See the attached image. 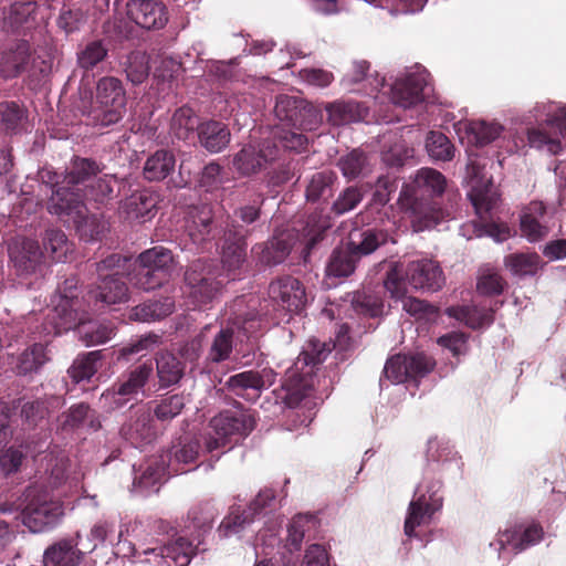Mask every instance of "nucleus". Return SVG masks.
<instances>
[{
    "instance_id": "nucleus-1",
    "label": "nucleus",
    "mask_w": 566,
    "mask_h": 566,
    "mask_svg": "<svg viewBox=\"0 0 566 566\" xmlns=\"http://www.w3.org/2000/svg\"><path fill=\"white\" fill-rule=\"evenodd\" d=\"M446 187V177L429 167L419 169L413 179L402 187L398 201L410 217L415 231L431 229L447 218V212L431 201L441 196Z\"/></svg>"
},
{
    "instance_id": "nucleus-2",
    "label": "nucleus",
    "mask_w": 566,
    "mask_h": 566,
    "mask_svg": "<svg viewBox=\"0 0 566 566\" xmlns=\"http://www.w3.org/2000/svg\"><path fill=\"white\" fill-rule=\"evenodd\" d=\"M467 180L469 186L468 197L479 218V223L473 222L476 237H491L496 242H503L510 237V229L505 224L492 222L493 211L500 202V193L492 178L486 176L484 167L472 159L467 166Z\"/></svg>"
},
{
    "instance_id": "nucleus-3",
    "label": "nucleus",
    "mask_w": 566,
    "mask_h": 566,
    "mask_svg": "<svg viewBox=\"0 0 566 566\" xmlns=\"http://www.w3.org/2000/svg\"><path fill=\"white\" fill-rule=\"evenodd\" d=\"M379 265L386 266L384 289L394 300L406 296V282L416 291L436 292L444 284V276L439 264L429 259L411 261L405 268L400 262L389 261Z\"/></svg>"
},
{
    "instance_id": "nucleus-4",
    "label": "nucleus",
    "mask_w": 566,
    "mask_h": 566,
    "mask_svg": "<svg viewBox=\"0 0 566 566\" xmlns=\"http://www.w3.org/2000/svg\"><path fill=\"white\" fill-rule=\"evenodd\" d=\"M77 108L96 126L107 127L118 123L126 112V91L115 76H103L96 82L95 95L80 92Z\"/></svg>"
},
{
    "instance_id": "nucleus-5",
    "label": "nucleus",
    "mask_w": 566,
    "mask_h": 566,
    "mask_svg": "<svg viewBox=\"0 0 566 566\" xmlns=\"http://www.w3.org/2000/svg\"><path fill=\"white\" fill-rule=\"evenodd\" d=\"M43 249L36 241L24 239L9 248V254L21 274L35 272L42 265L43 259L48 258L53 262H63L71 251V244L62 230L49 229L43 237Z\"/></svg>"
},
{
    "instance_id": "nucleus-6",
    "label": "nucleus",
    "mask_w": 566,
    "mask_h": 566,
    "mask_svg": "<svg viewBox=\"0 0 566 566\" xmlns=\"http://www.w3.org/2000/svg\"><path fill=\"white\" fill-rule=\"evenodd\" d=\"M530 118L554 130L553 134H548L542 127L530 128L527 130L530 146L553 155L558 154L563 148L562 139L566 140V104L538 102L530 111Z\"/></svg>"
},
{
    "instance_id": "nucleus-7",
    "label": "nucleus",
    "mask_w": 566,
    "mask_h": 566,
    "mask_svg": "<svg viewBox=\"0 0 566 566\" xmlns=\"http://www.w3.org/2000/svg\"><path fill=\"white\" fill-rule=\"evenodd\" d=\"M255 427V418L250 411H222L214 416L205 434V446L212 452L248 436Z\"/></svg>"
},
{
    "instance_id": "nucleus-8",
    "label": "nucleus",
    "mask_w": 566,
    "mask_h": 566,
    "mask_svg": "<svg viewBox=\"0 0 566 566\" xmlns=\"http://www.w3.org/2000/svg\"><path fill=\"white\" fill-rule=\"evenodd\" d=\"M329 353L331 348L317 339H311L307 343L306 349L301 353L293 368L287 371V380L283 386L286 389L284 400L290 408L297 407L305 398V389L308 387L305 377L311 375L312 367L323 363Z\"/></svg>"
},
{
    "instance_id": "nucleus-9",
    "label": "nucleus",
    "mask_w": 566,
    "mask_h": 566,
    "mask_svg": "<svg viewBox=\"0 0 566 566\" xmlns=\"http://www.w3.org/2000/svg\"><path fill=\"white\" fill-rule=\"evenodd\" d=\"M440 491L441 482L426 473L408 506L405 520V534L408 537L416 536L415 528L429 524L433 514L442 507L443 497Z\"/></svg>"
},
{
    "instance_id": "nucleus-10",
    "label": "nucleus",
    "mask_w": 566,
    "mask_h": 566,
    "mask_svg": "<svg viewBox=\"0 0 566 566\" xmlns=\"http://www.w3.org/2000/svg\"><path fill=\"white\" fill-rule=\"evenodd\" d=\"M28 504L21 511L22 523L32 532L41 533L55 526L64 514L63 505L48 492L32 488L27 493Z\"/></svg>"
},
{
    "instance_id": "nucleus-11",
    "label": "nucleus",
    "mask_w": 566,
    "mask_h": 566,
    "mask_svg": "<svg viewBox=\"0 0 566 566\" xmlns=\"http://www.w3.org/2000/svg\"><path fill=\"white\" fill-rule=\"evenodd\" d=\"M151 376L153 366L148 364H142L130 369L102 394L101 405L109 410L125 406L139 394L144 395V388Z\"/></svg>"
},
{
    "instance_id": "nucleus-12",
    "label": "nucleus",
    "mask_w": 566,
    "mask_h": 566,
    "mask_svg": "<svg viewBox=\"0 0 566 566\" xmlns=\"http://www.w3.org/2000/svg\"><path fill=\"white\" fill-rule=\"evenodd\" d=\"M185 282L187 296L195 307L212 302L222 287L217 270L203 261H197L190 265L185 273Z\"/></svg>"
},
{
    "instance_id": "nucleus-13",
    "label": "nucleus",
    "mask_w": 566,
    "mask_h": 566,
    "mask_svg": "<svg viewBox=\"0 0 566 566\" xmlns=\"http://www.w3.org/2000/svg\"><path fill=\"white\" fill-rule=\"evenodd\" d=\"M428 73L419 66L398 77L390 86L389 92L384 91L381 95H375L376 101L382 102V96L388 95L394 105L402 108H410L424 101L428 94Z\"/></svg>"
},
{
    "instance_id": "nucleus-14",
    "label": "nucleus",
    "mask_w": 566,
    "mask_h": 566,
    "mask_svg": "<svg viewBox=\"0 0 566 566\" xmlns=\"http://www.w3.org/2000/svg\"><path fill=\"white\" fill-rule=\"evenodd\" d=\"M275 117L287 126L314 130L322 122L321 112L297 95H279L274 106Z\"/></svg>"
},
{
    "instance_id": "nucleus-15",
    "label": "nucleus",
    "mask_w": 566,
    "mask_h": 566,
    "mask_svg": "<svg viewBox=\"0 0 566 566\" xmlns=\"http://www.w3.org/2000/svg\"><path fill=\"white\" fill-rule=\"evenodd\" d=\"M84 198L81 188L74 189L62 182L52 191L48 202V211L57 216L64 222L78 221L83 213L87 212Z\"/></svg>"
},
{
    "instance_id": "nucleus-16",
    "label": "nucleus",
    "mask_w": 566,
    "mask_h": 566,
    "mask_svg": "<svg viewBox=\"0 0 566 566\" xmlns=\"http://www.w3.org/2000/svg\"><path fill=\"white\" fill-rule=\"evenodd\" d=\"M268 294L275 307L287 313L300 312L306 302L305 289L297 279L290 275L272 281Z\"/></svg>"
},
{
    "instance_id": "nucleus-17",
    "label": "nucleus",
    "mask_w": 566,
    "mask_h": 566,
    "mask_svg": "<svg viewBox=\"0 0 566 566\" xmlns=\"http://www.w3.org/2000/svg\"><path fill=\"white\" fill-rule=\"evenodd\" d=\"M433 368L430 358L423 354L396 355L384 367V375L391 384H401L408 379L423 377Z\"/></svg>"
},
{
    "instance_id": "nucleus-18",
    "label": "nucleus",
    "mask_w": 566,
    "mask_h": 566,
    "mask_svg": "<svg viewBox=\"0 0 566 566\" xmlns=\"http://www.w3.org/2000/svg\"><path fill=\"white\" fill-rule=\"evenodd\" d=\"M275 373L272 369H250L230 376L226 386L235 396L255 400L264 389L273 385Z\"/></svg>"
},
{
    "instance_id": "nucleus-19",
    "label": "nucleus",
    "mask_w": 566,
    "mask_h": 566,
    "mask_svg": "<svg viewBox=\"0 0 566 566\" xmlns=\"http://www.w3.org/2000/svg\"><path fill=\"white\" fill-rule=\"evenodd\" d=\"M49 65L44 60L38 62V59L31 55L30 45L25 41L15 43L12 48L4 51L0 59V73L3 77H15L27 70L46 72Z\"/></svg>"
},
{
    "instance_id": "nucleus-20",
    "label": "nucleus",
    "mask_w": 566,
    "mask_h": 566,
    "mask_svg": "<svg viewBox=\"0 0 566 566\" xmlns=\"http://www.w3.org/2000/svg\"><path fill=\"white\" fill-rule=\"evenodd\" d=\"M279 147L275 143L265 140L256 149L249 145L243 147L233 157V166L241 176H251L261 171L266 164L279 157Z\"/></svg>"
},
{
    "instance_id": "nucleus-21",
    "label": "nucleus",
    "mask_w": 566,
    "mask_h": 566,
    "mask_svg": "<svg viewBox=\"0 0 566 566\" xmlns=\"http://www.w3.org/2000/svg\"><path fill=\"white\" fill-rule=\"evenodd\" d=\"M235 328H242L244 333L252 334L256 328L254 316L241 321L239 316L232 319V324L221 327L214 335L208 352V359L212 363H221L230 358L233 349V338Z\"/></svg>"
},
{
    "instance_id": "nucleus-22",
    "label": "nucleus",
    "mask_w": 566,
    "mask_h": 566,
    "mask_svg": "<svg viewBox=\"0 0 566 566\" xmlns=\"http://www.w3.org/2000/svg\"><path fill=\"white\" fill-rule=\"evenodd\" d=\"M127 15L137 25L147 30H158L168 22L166 7L157 0H128Z\"/></svg>"
},
{
    "instance_id": "nucleus-23",
    "label": "nucleus",
    "mask_w": 566,
    "mask_h": 566,
    "mask_svg": "<svg viewBox=\"0 0 566 566\" xmlns=\"http://www.w3.org/2000/svg\"><path fill=\"white\" fill-rule=\"evenodd\" d=\"M120 436L133 447L142 449L156 438L149 410L137 409L132 412L120 427Z\"/></svg>"
},
{
    "instance_id": "nucleus-24",
    "label": "nucleus",
    "mask_w": 566,
    "mask_h": 566,
    "mask_svg": "<svg viewBox=\"0 0 566 566\" xmlns=\"http://www.w3.org/2000/svg\"><path fill=\"white\" fill-rule=\"evenodd\" d=\"M543 528L538 524L532 523L527 526L521 525L512 530L501 532L496 542L491 543V546H497L496 549L500 553L505 549H511L514 554H518L539 543L543 538Z\"/></svg>"
},
{
    "instance_id": "nucleus-25",
    "label": "nucleus",
    "mask_w": 566,
    "mask_h": 566,
    "mask_svg": "<svg viewBox=\"0 0 566 566\" xmlns=\"http://www.w3.org/2000/svg\"><path fill=\"white\" fill-rule=\"evenodd\" d=\"M156 206L157 197L153 192L135 191L119 202L118 213L125 220L145 222L155 216Z\"/></svg>"
},
{
    "instance_id": "nucleus-26",
    "label": "nucleus",
    "mask_w": 566,
    "mask_h": 566,
    "mask_svg": "<svg viewBox=\"0 0 566 566\" xmlns=\"http://www.w3.org/2000/svg\"><path fill=\"white\" fill-rule=\"evenodd\" d=\"M148 553L160 557L161 560L158 566H188L195 554V547L187 538L177 537L160 548L145 551V554Z\"/></svg>"
},
{
    "instance_id": "nucleus-27",
    "label": "nucleus",
    "mask_w": 566,
    "mask_h": 566,
    "mask_svg": "<svg viewBox=\"0 0 566 566\" xmlns=\"http://www.w3.org/2000/svg\"><path fill=\"white\" fill-rule=\"evenodd\" d=\"M545 216V206L541 201H533L525 207L520 217L522 235L530 242H537L544 239L548 229L542 223Z\"/></svg>"
},
{
    "instance_id": "nucleus-28",
    "label": "nucleus",
    "mask_w": 566,
    "mask_h": 566,
    "mask_svg": "<svg viewBox=\"0 0 566 566\" xmlns=\"http://www.w3.org/2000/svg\"><path fill=\"white\" fill-rule=\"evenodd\" d=\"M64 405V400L60 396H51L45 399L25 400L19 399L13 401L12 409L21 408V417L29 424L35 426L43 420L52 410L60 409Z\"/></svg>"
},
{
    "instance_id": "nucleus-29",
    "label": "nucleus",
    "mask_w": 566,
    "mask_h": 566,
    "mask_svg": "<svg viewBox=\"0 0 566 566\" xmlns=\"http://www.w3.org/2000/svg\"><path fill=\"white\" fill-rule=\"evenodd\" d=\"M102 166L95 160L77 157L72 161L62 181L74 189L81 188L84 192L93 179L102 172Z\"/></svg>"
},
{
    "instance_id": "nucleus-30",
    "label": "nucleus",
    "mask_w": 566,
    "mask_h": 566,
    "mask_svg": "<svg viewBox=\"0 0 566 566\" xmlns=\"http://www.w3.org/2000/svg\"><path fill=\"white\" fill-rule=\"evenodd\" d=\"M77 544L71 539H62L49 546L43 555L45 566H77L82 559V552Z\"/></svg>"
},
{
    "instance_id": "nucleus-31",
    "label": "nucleus",
    "mask_w": 566,
    "mask_h": 566,
    "mask_svg": "<svg viewBox=\"0 0 566 566\" xmlns=\"http://www.w3.org/2000/svg\"><path fill=\"white\" fill-rule=\"evenodd\" d=\"M93 297L104 304H117L128 300L126 284L117 277V273L105 275L92 292Z\"/></svg>"
},
{
    "instance_id": "nucleus-32",
    "label": "nucleus",
    "mask_w": 566,
    "mask_h": 566,
    "mask_svg": "<svg viewBox=\"0 0 566 566\" xmlns=\"http://www.w3.org/2000/svg\"><path fill=\"white\" fill-rule=\"evenodd\" d=\"M232 230L226 233L224 244L222 247V264L228 272L241 268L247 256L245 233L242 230H234V240L231 241Z\"/></svg>"
},
{
    "instance_id": "nucleus-33",
    "label": "nucleus",
    "mask_w": 566,
    "mask_h": 566,
    "mask_svg": "<svg viewBox=\"0 0 566 566\" xmlns=\"http://www.w3.org/2000/svg\"><path fill=\"white\" fill-rule=\"evenodd\" d=\"M198 137L202 147L210 153H219L230 142V132L224 124L209 120L198 127Z\"/></svg>"
},
{
    "instance_id": "nucleus-34",
    "label": "nucleus",
    "mask_w": 566,
    "mask_h": 566,
    "mask_svg": "<svg viewBox=\"0 0 566 566\" xmlns=\"http://www.w3.org/2000/svg\"><path fill=\"white\" fill-rule=\"evenodd\" d=\"M156 371L161 388L176 385L184 376V364L171 353L160 352L156 355Z\"/></svg>"
},
{
    "instance_id": "nucleus-35",
    "label": "nucleus",
    "mask_w": 566,
    "mask_h": 566,
    "mask_svg": "<svg viewBox=\"0 0 566 566\" xmlns=\"http://www.w3.org/2000/svg\"><path fill=\"white\" fill-rule=\"evenodd\" d=\"M212 211L209 206L193 207L189 211L187 231L193 243H202L211 232Z\"/></svg>"
},
{
    "instance_id": "nucleus-36",
    "label": "nucleus",
    "mask_w": 566,
    "mask_h": 566,
    "mask_svg": "<svg viewBox=\"0 0 566 566\" xmlns=\"http://www.w3.org/2000/svg\"><path fill=\"white\" fill-rule=\"evenodd\" d=\"M176 166V159L171 151L160 149L147 158L144 165V176L150 181H160L167 178Z\"/></svg>"
},
{
    "instance_id": "nucleus-37",
    "label": "nucleus",
    "mask_w": 566,
    "mask_h": 566,
    "mask_svg": "<svg viewBox=\"0 0 566 566\" xmlns=\"http://www.w3.org/2000/svg\"><path fill=\"white\" fill-rule=\"evenodd\" d=\"M76 333L80 340L86 346H98L113 338L115 327L111 323L96 321L82 322L77 325Z\"/></svg>"
},
{
    "instance_id": "nucleus-38",
    "label": "nucleus",
    "mask_w": 566,
    "mask_h": 566,
    "mask_svg": "<svg viewBox=\"0 0 566 566\" xmlns=\"http://www.w3.org/2000/svg\"><path fill=\"white\" fill-rule=\"evenodd\" d=\"M325 109L328 114V120L337 126L361 120L366 114V108L353 101L329 103L326 104Z\"/></svg>"
},
{
    "instance_id": "nucleus-39",
    "label": "nucleus",
    "mask_w": 566,
    "mask_h": 566,
    "mask_svg": "<svg viewBox=\"0 0 566 566\" xmlns=\"http://www.w3.org/2000/svg\"><path fill=\"white\" fill-rule=\"evenodd\" d=\"M358 260L348 244L346 248H337L333 251L326 265V275L338 279L347 277L354 273Z\"/></svg>"
},
{
    "instance_id": "nucleus-40",
    "label": "nucleus",
    "mask_w": 566,
    "mask_h": 566,
    "mask_svg": "<svg viewBox=\"0 0 566 566\" xmlns=\"http://www.w3.org/2000/svg\"><path fill=\"white\" fill-rule=\"evenodd\" d=\"M140 268L154 270L169 277L174 269V256L169 249L164 247H154L142 252L138 256Z\"/></svg>"
},
{
    "instance_id": "nucleus-41",
    "label": "nucleus",
    "mask_w": 566,
    "mask_h": 566,
    "mask_svg": "<svg viewBox=\"0 0 566 566\" xmlns=\"http://www.w3.org/2000/svg\"><path fill=\"white\" fill-rule=\"evenodd\" d=\"M64 292H67L69 289L75 287V283L73 280L65 281ZM74 295L72 293L60 295V302L54 307L53 313V324L56 334H60L64 331H69L72 328L75 319L76 313L74 312L72 300Z\"/></svg>"
},
{
    "instance_id": "nucleus-42",
    "label": "nucleus",
    "mask_w": 566,
    "mask_h": 566,
    "mask_svg": "<svg viewBox=\"0 0 566 566\" xmlns=\"http://www.w3.org/2000/svg\"><path fill=\"white\" fill-rule=\"evenodd\" d=\"M388 240L389 234L386 231L367 229L358 233V240L352 237L348 245L357 258L360 259L363 255L375 252L379 247L386 244Z\"/></svg>"
},
{
    "instance_id": "nucleus-43",
    "label": "nucleus",
    "mask_w": 566,
    "mask_h": 566,
    "mask_svg": "<svg viewBox=\"0 0 566 566\" xmlns=\"http://www.w3.org/2000/svg\"><path fill=\"white\" fill-rule=\"evenodd\" d=\"M172 310L174 301L170 297H165L135 306L132 310L130 318L137 322H153L168 316Z\"/></svg>"
},
{
    "instance_id": "nucleus-44",
    "label": "nucleus",
    "mask_w": 566,
    "mask_h": 566,
    "mask_svg": "<svg viewBox=\"0 0 566 566\" xmlns=\"http://www.w3.org/2000/svg\"><path fill=\"white\" fill-rule=\"evenodd\" d=\"M170 465L171 462L167 465L164 457H161L160 463L157 461L149 463L139 476H135L134 488L145 493L158 492L160 483Z\"/></svg>"
},
{
    "instance_id": "nucleus-45",
    "label": "nucleus",
    "mask_w": 566,
    "mask_h": 566,
    "mask_svg": "<svg viewBox=\"0 0 566 566\" xmlns=\"http://www.w3.org/2000/svg\"><path fill=\"white\" fill-rule=\"evenodd\" d=\"M337 177L331 170L315 172L306 188V199L311 201L327 200L332 197Z\"/></svg>"
},
{
    "instance_id": "nucleus-46",
    "label": "nucleus",
    "mask_w": 566,
    "mask_h": 566,
    "mask_svg": "<svg viewBox=\"0 0 566 566\" xmlns=\"http://www.w3.org/2000/svg\"><path fill=\"white\" fill-rule=\"evenodd\" d=\"M254 521L253 514L248 510L231 507L229 514L218 527L220 537H231L243 532Z\"/></svg>"
},
{
    "instance_id": "nucleus-47",
    "label": "nucleus",
    "mask_w": 566,
    "mask_h": 566,
    "mask_svg": "<svg viewBox=\"0 0 566 566\" xmlns=\"http://www.w3.org/2000/svg\"><path fill=\"white\" fill-rule=\"evenodd\" d=\"M49 360L45 346L33 344L18 357L17 371L19 375L36 373Z\"/></svg>"
},
{
    "instance_id": "nucleus-48",
    "label": "nucleus",
    "mask_w": 566,
    "mask_h": 566,
    "mask_svg": "<svg viewBox=\"0 0 566 566\" xmlns=\"http://www.w3.org/2000/svg\"><path fill=\"white\" fill-rule=\"evenodd\" d=\"M291 250L290 235L285 233L276 234L263 248L261 260L268 265H277L287 258Z\"/></svg>"
},
{
    "instance_id": "nucleus-49",
    "label": "nucleus",
    "mask_w": 566,
    "mask_h": 566,
    "mask_svg": "<svg viewBox=\"0 0 566 566\" xmlns=\"http://www.w3.org/2000/svg\"><path fill=\"white\" fill-rule=\"evenodd\" d=\"M108 54V49L102 40H93L81 46L76 52L78 67L90 71L103 62Z\"/></svg>"
},
{
    "instance_id": "nucleus-50",
    "label": "nucleus",
    "mask_w": 566,
    "mask_h": 566,
    "mask_svg": "<svg viewBox=\"0 0 566 566\" xmlns=\"http://www.w3.org/2000/svg\"><path fill=\"white\" fill-rule=\"evenodd\" d=\"M338 167L343 176L347 179L364 177L369 171V163L367 156L359 149L342 156L338 159Z\"/></svg>"
},
{
    "instance_id": "nucleus-51",
    "label": "nucleus",
    "mask_w": 566,
    "mask_h": 566,
    "mask_svg": "<svg viewBox=\"0 0 566 566\" xmlns=\"http://www.w3.org/2000/svg\"><path fill=\"white\" fill-rule=\"evenodd\" d=\"M101 352L94 350L76 357L67 373L74 382L90 380L97 371Z\"/></svg>"
},
{
    "instance_id": "nucleus-52",
    "label": "nucleus",
    "mask_w": 566,
    "mask_h": 566,
    "mask_svg": "<svg viewBox=\"0 0 566 566\" xmlns=\"http://www.w3.org/2000/svg\"><path fill=\"white\" fill-rule=\"evenodd\" d=\"M126 77L134 85L142 84L149 75V57L145 52L135 51L127 55L124 63Z\"/></svg>"
},
{
    "instance_id": "nucleus-53",
    "label": "nucleus",
    "mask_w": 566,
    "mask_h": 566,
    "mask_svg": "<svg viewBox=\"0 0 566 566\" xmlns=\"http://www.w3.org/2000/svg\"><path fill=\"white\" fill-rule=\"evenodd\" d=\"M539 261L536 253H514L505 256L504 264L513 275L527 276L536 274Z\"/></svg>"
},
{
    "instance_id": "nucleus-54",
    "label": "nucleus",
    "mask_w": 566,
    "mask_h": 566,
    "mask_svg": "<svg viewBox=\"0 0 566 566\" xmlns=\"http://www.w3.org/2000/svg\"><path fill=\"white\" fill-rule=\"evenodd\" d=\"M35 6L31 2L14 3L10 7L9 13L4 19L6 27L12 31L29 29L34 22Z\"/></svg>"
},
{
    "instance_id": "nucleus-55",
    "label": "nucleus",
    "mask_w": 566,
    "mask_h": 566,
    "mask_svg": "<svg viewBox=\"0 0 566 566\" xmlns=\"http://www.w3.org/2000/svg\"><path fill=\"white\" fill-rule=\"evenodd\" d=\"M328 228L329 222L322 214L312 213L307 217L302 228V238L307 253L323 239V234Z\"/></svg>"
},
{
    "instance_id": "nucleus-56",
    "label": "nucleus",
    "mask_w": 566,
    "mask_h": 566,
    "mask_svg": "<svg viewBox=\"0 0 566 566\" xmlns=\"http://www.w3.org/2000/svg\"><path fill=\"white\" fill-rule=\"evenodd\" d=\"M426 149L433 160L449 161L454 156V146L440 132H430L426 139Z\"/></svg>"
},
{
    "instance_id": "nucleus-57",
    "label": "nucleus",
    "mask_w": 566,
    "mask_h": 566,
    "mask_svg": "<svg viewBox=\"0 0 566 566\" xmlns=\"http://www.w3.org/2000/svg\"><path fill=\"white\" fill-rule=\"evenodd\" d=\"M449 315L463 321L472 328H479L493 322V313L489 310H482L478 306H463L460 308H449Z\"/></svg>"
},
{
    "instance_id": "nucleus-58",
    "label": "nucleus",
    "mask_w": 566,
    "mask_h": 566,
    "mask_svg": "<svg viewBox=\"0 0 566 566\" xmlns=\"http://www.w3.org/2000/svg\"><path fill=\"white\" fill-rule=\"evenodd\" d=\"M199 126L197 116L189 107H180L171 118V130L178 139H188Z\"/></svg>"
},
{
    "instance_id": "nucleus-59",
    "label": "nucleus",
    "mask_w": 566,
    "mask_h": 566,
    "mask_svg": "<svg viewBox=\"0 0 566 566\" xmlns=\"http://www.w3.org/2000/svg\"><path fill=\"white\" fill-rule=\"evenodd\" d=\"M467 132L473 136L476 145L483 146L495 140L503 132V126L495 122L476 120L464 124Z\"/></svg>"
},
{
    "instance_id": "nucleus-60",
    "label": "nucleus",
    "mask_w": 566,
    "mask_h": 566,
    "mask_svg": "<svg viewBox=\"0 0 566 566\" xmlns=\"http://www.w3.org/2000/svg\"><path fill=\"white\" fill-rule=\"evenodd\" d=\"M72 223L75 226L80 238L86 242L98 240L106 230V223L101 217L96 214L87 216L86 212L78 221L73 220Z\"/></svg>"
},
{
    "instance_id": "nucleus-61",
    "label": "nucleus",
    "mask_w": 566,
    "mask_h": 566,
    "mask_svg": "<svg viewBox=\"0 0 566 566\" xmlns=\"http://www.w3.org/2000/svg\"><path fill=\"white\" fill-rule=\"evenodd\" d=\"M116 184L115 176L105 174L96 179L94 178L83 195L94 201L104 202L112 198Z\"/></svg>"
},
{
    "instance_id": "nucleus-62",
    "label": "nucleus",
    "mask_w": 566,
    "mask_h": 566,
    "mask_svg": "<svg viewBox=\"0 0 566 566\" xmlns=\"http://www.w3.org/2000/svg\"><path fill=\"white\" fill-rule=\"evenodd\" d=\"M25 119L24 109L15 102L0 103V125L8 132H17Z\"/></svg>"
},
{
    "instance_id": "nucleus-63",
    "label": "nucleus",
    "mask_w": 566,
    "mask_h": 566,
    "mask_svg": "<svg viewBox=\"0 0 566 566\" xmlns=\"http://www.w3.org/2000/svg\"><path fill=\"white\" fill-rule=\"evenodd\" d=\"M185 407L182 395H172L161 399L155 407L154 413L160 421H169L177 417Z\"/></svg>"
},
{
    "instance_id": "nucleus-64",
    "label": "nucleus",
    "mask_w": 566,
    "mask_h": 566,
    "mask_svg": "<svg viewBox=\"0 0 566 566\" xmlns=\"http://www.w3.org/2000/svg\"><path fill=\"white\" fill-rule=\"evenodd\" d=\"M48 474V484L51 489H56L66 480V470L69 460L65 457H45Z\"/></svg>"
}]
</instances>
